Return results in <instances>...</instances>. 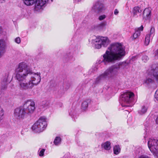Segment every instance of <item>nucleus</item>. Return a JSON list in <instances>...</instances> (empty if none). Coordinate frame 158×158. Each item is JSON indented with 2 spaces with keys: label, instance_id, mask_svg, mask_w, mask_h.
<instances>
[{
  "label": "nucleus",
  "instance_id": "1",
  "mask_svg": "<svg viewBox=\"0 0 158 158\" xmlns=\"http://www.w3.org/2000/svg\"><path fill=\"white\" fill-rule=\"evenodd\" d=\"M103 55L102 61L105 65L114 63L122 59L125 55V48L121 44L115 43L111 44Z\"/></svg>",
  "mask_w": 158,
  "mask_h": 158
},
{
  "label": "nucleus",
  "instance_id": "2",
  "mask_svg": "<svg viewBox=\"0 0 158 158\" xmlns=\"http://www.w3.org/2000/svg\"><path fill=\"white\" fill-rule=\"evenodd\" d=\"M15 73L16 79L21 89L27 90L32 88L29 81H26V77L31 73V70L28 68L26 63L22 62L19 63L15 69Z\"/></svg>",
  "mask_w": 158,
  "mask_h": 158
},
{
  "label": "nucleus",
  "instance_id": "3",
  "mask_svg": "<svg viewBox=\"0 0 158 158\" xmlns=\"http://www.w3.org/2000/svg\"><path fill=\"white\" fill-rule=\"evenodd\" d=\"M120 69L119 66L114 65L108 68L98 78L99 79H112L118 75Z\"/></svg>",
  "mask_w": 158,
  "mask_h": 158
},
{
  "label": "nucleus",
  "instance_id": "4",
  "mask_svg": "<svg viewBox=\"0 0 158 158\" xmlns=\"http://www.w3.org/2000/svg\"><path fill=\"white\" fill-rule=\"evenodd\" d=\"M147 73L148 76H150L151 77L152 76L156 81L158 82V67L156 66V65H153L147 71ZM154 82V79L150 77H146L144 81V83L147 85H149Z\"/></svg>",
  "mask_w": 158,
  "mask_h": 158
},
{
  "label": "nucleus",
  "instance_id": "5",
  "mask_svg": "<svg viewBox=\"0 0 158 158\" xmlns=\"http://www.w3.org/2000/svg\"><path fill=\"white\" fill-rule=\"evenodd\" d=\"M48 0H23L24 3L27 6H31L35 4L34 10L36 12L42 11Z\"/></svg>",
  "mask_w": 158,
  "mask_h": 158
},
{
  "label": "nucleus",
  "instance_id": "6",
  "mask_svg": "<svg viewBox=\"0 0 158 158\" xmlns=\"http://www.w3.org/2000/svg\"><path fill=\"white\" fill-rule=\"evenodd\" d=\"M89 40L90 42L94 44L95 48L97 49L101 48L102 45L106 47L110 43L109 40L106 37L99 36L96 37L93 36L92 39Z\"/></svg>",
  "mask_w": 158,
  "mask_h": 158
},
{
  "label": "nucleus",
  "instance_id": "7",
  "mask_svg": "<svg viewBox=\"0 0 158 158\" xmlns=\"http://www.w3.org/2000/svg\"><path fill=\"white\" fill-rule=\"evenodd\" d=\"M47 125L46 119L44 117H41L32 125L31 129L35 132L40 133L44 130Z\"/></svg>",
  "mask_w": 158,
  "mask_h": 158
},
{
  "label": "nucleus",
  "instance_id": "8",
  "mask_svg": "<svg viewBox=\"0 0 158 158\" xmlns=\"http://www.w3.org/2000/svg\"><path fill=\"white\" fill-rule=\"evenodd\" d=\"M134 94L131 92H127L122 94L120 97V101L123 107L131 106L128 105L133 99Z\"/></svg>",
  "mask_w": 158,
  "mask_h": 158
},
{
  "label": "nucleus",
  "instance_id": "9",
  "mask_svg": "<svg viewBox=\"0 0 158 158\" xmlns=\"http://www.w3.org/2000/svg\"><path fill=\"white\" fill-rule=\"evenodd\" d=\"M28 75H31L30 79L29 82L32 88L34 86L38 85L40 82L41 80V74L40 72L36 73H33L31 70V73Z\"/></svg>",
  "mask_w": 158,
  "mask_h": 158
},
{
  "label": "nucleus",
  "instance_id": "10",
  "mask_svg": "<svg viewBox=\"0 0 158 158\" xmlns=\"http://www.w3.org/2000/svg\"><path fill=\"white\" fill-rule=\"evenodd\" d=\"M35 102L32 101L28 100L25 103L24 105V109L28 115L32 114L34 111L35 107Z\"/></svg>",
  "mask_w": 158,
  "mask_h": 158
},
{
  "label": "nucleus",
  "instance_id": "11",
  "mask_svg": "<svg viewBox=\"0 0 158 158\" xmlns=\"http://www.w3.org/2000/svg\"><path fill=\"white\" fill-rule=\"evenodd\" d=\"M14 115L17 119L20 120L23 119L28 116L23 108H18L15 109Z\"/></svg>",
  "mask_w": 158,
  "mask_h": 158
},
{
  "label": "nucleus",
  "instance_id": "12",
  "mask_svg": "<svg viewBox=\"0 0 158 158\" xmlns=\"http://www.w3.org/2000/svg\"><path fill=\"white\" fill-rule=\"evenodd\" d=\"M106 9L104 4L100 2H96L92 7V10L98 13L101 12Z\"/></svg>",
  "mask_w": 158,
  "mask_h": 158
},
{
  "label": "nucleus",
  "instance_id": "13",
  "mask_svg": "<svg viewBox=\"0 0 158 158\" xmlns=\"http://www.w3.org/2000/svg\"><path fill=\"white\" fill-rule=\"evenodd\" d=\"M6 44L4 40H0V58L4 55L6 51Z\"/></svg>",
  "mask_w": 158,
  "mask_h": 158
},
{
  "label": "nucleus",
  "instance_id": "14",
  "mask_svg": "<svg viewBox=\"0 0 158 158\" xmlns=\"http://www.w3.org/2000/svg\"><path fill=\"white\" fill-rule=\"evenodd\" d=\"M143 27L142 25H141L140 27L135 28V32L131 37L132 40L138 38L139 36L140 35V31H143Z\"/></svg>",
  "mask_w": 158,
  "mask_h": 158
},
{
  "label": "nucleus",
  "instance_id": "15",
  "mask_svg": "<svg viewBox=\"0 0 158 158\" xmlns=\"http://www.w3.org/2000/svg\"><path fill=\"white\" fill-rule=\"evenodd\" d=\"M151 11L150 9L146 8L143 13V19H148L151 16Z\"/></svg>",
  "mask_w": 158,
  "mask_h": 158
},
{
  "label": "nucleus",
  "instance_id": "16",
  "mask_svg": "<svg viewBox=\"0 0 158 158\" xmlns=\"http://www.w3.org/2000/svg\"><path fill=\"white\" fill-rule=\"evenodd\" d=\"M142 10L141 8L138 6H136L134 7L132 10V12L134 16L137 15L138 14H139L140 15Z\"/></svg>",
  "mask_w": 158,
  "mask_h": 158
},
{
  "label": "nucleus",
  "instance_id": "17",
  "mask_svg": "<svg viewBox=\"0 0 158 158\" xmlns=\"http://www.w3.org/2000/svg\"><path fill=\"white\" fill-rule=\"evenodd\" d=\"M8 75H6L5 77L3 79L1 83V89H4L6 88L7 85L8 84L7 78Z\"/></svg>",
  "mask_w": 158,
  "mask_h": 158
},
{
  "label": "nucleus",
  "instance_id": "18",
  "mask_svg": "<svg viewBox=\"0 0 158 158\" xmlns=\"http://www.w3.org/2000/svg\"><path fill=\"white\" fill-rule=\"evenodd\" d=\"M102 148L106 150H109L111 148L110 143L109 141H106L102 143Z\"/></svg>",
  "mask_w": 158,
  "mask_h": 158
},
{
  "label": "nucleus",
  "instance_id": "19",
  "mask_svg": "<svg viewBox=\"0 0 158 158\" xmlns=\"http://www.w3.org/2000/svg\"><path fill=\"white\" fill-rule=\"evenodd\" d=\"M121 151L119 145H115L113 147L114 153L115 155L118 154Z\"/></svg>",
  "mask_w": 158,
  "mask_h": 158
},
{
  "label": "nucleus",
  "instance_id": "20",
  "mask_svg": "<svg viewBox=\"0 0 158 158\" xmlns=\"http://www.w3.org/2000/svg\"><path fill=\"white\" fill-rule=\"evenodd\" d=\"M148 107L143 106H142L141 109L139 111V113L140 115H143L145 113L147 110Z\"/></svg>",
  "mask_w": 158,
  "mask_h": 158
},
{
  "label": "nucleus",
  "instance_id": "21",
  "mask_svg": "<svg viewBox=\"0 0 158 158\" xmlns=\"http://www.w3.org/2000/svg\"><path fill=\"white\" fill-rule=\"evenodd\" d=\"M151 36L149 35H147L145 38L144 44L145 45H148L150 41Z\"/></svg>",
  "mask_w": 158,
  "mask_h": 158
},
{
  "label": "nucleus",
  "instance_id": "22",
  "mask_svg": "<svg viewBox=\"0 0 158 158\" xmlns=\"http://www.w3.org/2000/svg\"><path fill=\"white\" fill-rule=\"evenodd\" d=\"M61 139L59 137H56L54 139V143L56 145H58L60 143Z\"/></svg>",
  "mask_w": 158,
  "mask_h": 158
},
{
  "label": "nucleus",
  "instance_id": "23",
  "mask_svg": "<svg viewBox=\"0 0 158 158\" xmlns=\"http://www.w3.org/2000/svg\"><path fill=\"white\" fill-rule=\"evenodd\" d=\"M155 34V29L152 26L151 28V29L150 31V33L149 35L150 36L152 37H153Z\"/></svg>",
  "mask_w": 158,
  "mask_h": 158
},
{
  "label": "nucleus",
  "instance_id": "24",
  "mask_svg": "<svg viewBox=\"0 0 158 158\" xmlns=\"http://www.w3.org/2000/svg\"><path fill=\"white\" fill-rule=\"evenodd\" d=\"M88 102L86 101H84L81 105L82 109L83 110H85L88 106Z\"/></svg>",
  "mask_w": 158,
  "mask_h": 158
},
{
  "label": "nucleus",
  "instance_id": "25",
  "mask_svg": "<svg viewBox=\"0 0 158 158\" xmlns=\"http://www.w3.org/2000/svg\"><path fill=\"white\" fill-rule=\"evenodd\" d=\"M45 151V149H41L40 150H39V156L42 157L44 156V152Z\"/></svg>",
  "mask_w": 158,
  "mask_h": 158
},
{
  "label": "nucleus",
  "instance_id": "26",
  "mask_svg": "<svg viewBox=\"0 0 158 158\" xmlns=\"http://www.w3.org/2000/svg\"><path fill=\"white\" fill-rule=\"evenodd\" d=\"M4 114V110L0 106V121L2 119V117Z\"/></svg>",
  "mask_w": 158,
  "mask_h": 158
},
{
  "label": "nucleus",
  "instance_id": "27",
  "mask_svg": "<svg viewBox=\"0 0 158 158\" xmlns=\"http://www.w3.org/2000/svg\"><path fill=\"white\" fill-rule=\"evenodd\" d=\"M149 60L148 57L146 55H144L142 57V60L144 62H146Z\"/></svg>",
  "mask_w": 158,
  "mask_h": 158
},
{
  "label": "nucleus",
  "instance_id": "28",
  "mask_svg": "<svg viewBox=\"0 0 158 158\" xmlns=\"http://www.w3.org/2000/svg\"><path fill=\"white\" fill-rule=\"evenodd\" d=\"M106 18V16L105 15H100L98 17V19L100 21H102L105 19Z\"/></svg>",
  "mask_w": 158,
  "mask_h": 158
},
{
  "label": "nucleus",
  "instance_id": "29",
  "mask_svg": "<svg viewBox=\"0 0 158 158\" xmlns=\"http://www.w3.org/2000/svg\"><path fill=\"white\" fill-rule=\"evenodd\" d=\"M138 158H151L150 157L148 156L145 155L143 154L139 156Z\"/></svg>",
  "mask_w": 158,
  "mask_h": 158
},
{
  "label": "nucleus",
  "instance_id": "30",
  "mask_svg": "<svg viewBox=\"0 0 158 158\" xmlns=\"http://www.w3.org/2000/svg\"><path fill=\"white\" fill-rule=\"evenodd\" d=\"M15 41L16 43L18 44H19L21 42V39L19 37L16 38L15 39Z\"/></svg>",
  "mask_w": 158,
  "mask_h": 158
},
{
  "label": "nucleus",
  "instance_id": "31",
  "mask_svg": "<svg viewBox=\"0 0 158 158\" xmlns=\"http://www.w3.org/2000/svg\"><path fill=\"white\" fill-rule=\"evenodd\" d=\"M155 96L156 99L158 100V89L156 92Z\"/></svg>",
  "mask_w": 158,
  "mask_h": 158
},
{
  "label": "nucleus",
  "instance_id": "32",
  "mask_svg": "<svg viewBox=\"0 0 158 158\" xmlns=\"http://www.w3.org/2000/svg\"><path fill=\"white\" fill-rule=\"evenodd\" d=\"M119 13V11L117 9H115L114 11V14L115 15H117Z\"/></svg>",
  "mask_w": 158,
  "mask_h": 158
},
{
  "label": "nucleus",
  "instance_id": "33",
  "mask_svg": "<svg viewBox=\"0 0 158 158\" xmlns=\"http://www.w3.org/2000/svg\"><path fill=\"white\" fill-rule=\"evenodd\" d=\"M155 55L156 58H158V49L155 52Z\"/></svg>",
  "mask_w": 158,
  "mask_h": 158
},
{
  "label": "nucleus",
  "instance_id": "34",
  "mask_svg": "<svg viewBox=\"0 0 158 158\" xmlns=\"http://www.w3.org/2000/svg\"><path fill=\"white\" fill-rule=\"evenodd\" d=\"M5 0H0V3H3L5 2Z\"/></svg>",
  "mask_w": 158,
  "mask_h": 158
},
{
  "label": "nucleus",
  "instance_id": "35",
  "mask_svg": "<svg viewBox=\"0 0 158 158\" xmlns=\"http://www.w3.org/2000/svg\"><path fill=\"white\" fill-rule=\"evenodd\" d=\"M156 123L157 124H158V116L156 119Z\"/></svg>",
  "mask_w": 158,
  "mask_h": 158
},
{
  "label": "nucleus",
  "instance_id": "36",
  "mask_svg": "<svg viewBox=\"0 0 158 158\" xmlns=\"http://www.w3.org/2000/svg\"><path fill=\"white\" fill-rule=\"evenodd\" d=\"M82 0H75V2H78L81 1Z\"/></svg>",
  "mask_w": 158,
  "mask_h": 158
},
{
  "label": "nucleus",
  "instance_id": "37",
  "mask_svg": "<svg viewBox=\"0 0 158 158\" xmlns=\"http://www.w3.org/2000/svg\"><path fill=\"white\" fill-rule=\"evenodd\" d=\"M103 25H105V24L104 23H102Z\"/></svg>",
  "mask_w": 158,
  "mask_h": 158
}]
</instances>
